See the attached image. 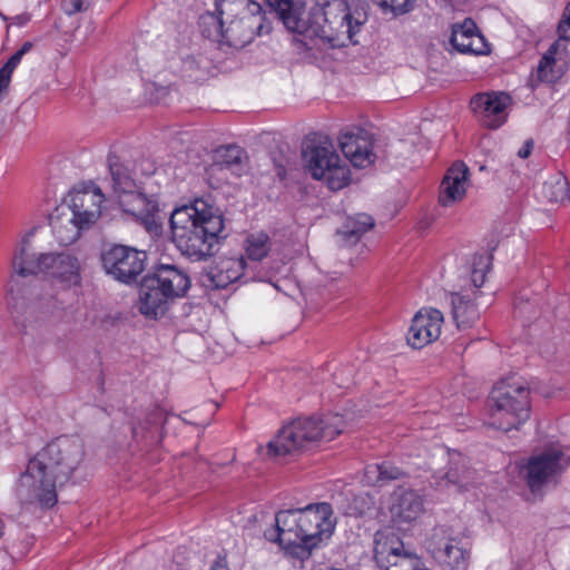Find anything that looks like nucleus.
<instances>
[{
    "label": "nucleus",
    "mask_w": 570,
    "mask_h": 570,
    "mask_svg": "<svg viewBox=\"0 0 570 570\" xmlns=\"http://www.w3.org/2000/svg\"><path fill=\"white\" fill-rule=\"evenodd\" d=\"M360 2H340V14L328 19L326 8L331 2L321 6L317 2H266L269 11L283 22L284 27L304 39L295 38L305 49H311L314 38H318L333 47H345L356 43L355 35L366 20V13L358 7Z\"/></svg>",
    "instance_id": "obj_1"
},
{
    "label": "nucleus",
    "mask_w": 570,
    "mask_h": 570,
    "mask_svg": "<svg viewBox=\"0 0 570 570\" xmlns=\"http://www.w3.org/2000/svg\"><path fill=\"white\" fill-rule=\"evenodd\" d=\"M83 460V445L76 436H60L49 442L32 459L17 484V497L23 504L51 508L57 503V489L65 484Z\"/></svg>",
    "instance_id": "obj_2"
},
{
    "label": "nucleus",
    "mask_w": 570,
    "mask_h": 570,
    "mask_svg": "<svg viewBox=\"0 0 570 570\" xmlns=\"http://www.w3.org/2000/svg\"><path fill=\"white\" fill-rule=\"evenodd\" d=\"M337 524L333 508L327 502L311 503L304 508L279 511L275 525L265 531V538L278 543L288 556L304 560L314 550L324 548Z\"/></svg>",
    "instance_id": "obj_3"
},
{
    "label": "nucleus",
    "mask_w": 570,
    "mask_h": 570,
    "mask_svg": "<svg viewBox=\"0 0 570 570\" xmlns=\"http://www.w3.org/2000/svg\"><path fill=\"white\" fill-rule=\"evenodd\" d=\"M171 240L191 261H204L217 249L225 228L220 210L203 198L176 207L170 215Z\"/></svg>",
    "instance_id": "obj_4"
},
{
    "label": "nucleus",
    "mask_w": 570,
    "mask_h": 570,
    "mask_svg": "<svg viewBox=\"0 0 570 570\" xmlns=\"http://www.w3.org/2000/svg\"><path fill=\"white\" fill-rule=\"evenodd\" d=\"M154 171L150 161L110 164L112 197L119 209L147 229L156 227L159 212L157 181L149 176Z\"/></svg>",
    "instance_id": "obj_5"
},
{
    "label": "nucleus",
    "mask_w": 570,
    "mask_h": 570,
    "mask_svg": "<svg viewBox=\"0 0 570 570\" xmlns=\"http://www.w3.org/2000/svg\"><path fill=\"white\" fill-rule=\"evenodd\" d=\"M345 426L346 421L338 413L297 417L267 443V455L275 458L314 450L333 441Z\"/></svg>",
    "instance_id": "obj_6"
},
{
    "label": "nucleus",
    "mask_w": 570,
    "mask_h": 570,
    "mask_svg": "<svg viewBox=\"0 0 570 570\" xmlns=\"http://www.w3.org/2000/svg\"><path fill=\"white\" fill-rule=\"evenodd\" d=\"M530 390L521 382L504 380L489 397V424L498 430L519 429L530 417Z\"/></svg>",
    "instance_id": "obj_7"
},
{
    "label": "nucleus",
    "mask_w": 570,
    "mask_h": 570,
    "mask_svg": "<svg viewBox=\"0 0 570 570\" xmlns=\"http://www.w3.org/2000/svg\"><path fill=\"white\" fill-rule=\"evenodd\" d=\"M491 268V256L488 253L476 254L469 262L463 277L461 291L453 293L452 313L458 327H469L479 318V309L474 301L479 289L485 282Z\"/></svg>",
    "instance_id": "obj_8"
},
{
    "label": "nucleus",
    "mask_w": 570,
    "mask_h": 570,
    "mask_svg": "<svg viewBox=\"0 0 570 570\" xmlns=\"http://www.w3.org/2000/svg\"><path fill=\"white\" fill-rule=\"evenodd\" d=\"M306 170L331 190H341L351 183V169L328 141L308 146L303 153Z\"/></svg>",
    "instance_id": "obj_9"
},
{
    "label": "nucleus",
    "mask_w": 570,
    "mask_h": 570,
    "mask_svg": "<svg viewBox=\"0 0 570 570\" xmlns=\"http://www.w3.org/2000/svg\"><path fill=\"white\" fill-rule=\"evenodd\" d=\"M428 552L445 570H468L471 546L461 535H453L444 525L435 527L425 540Z\"/></svg>",
    "instance_id": "obj_10"
},
{
    "label": "nucleus",
    "mask_w": 570,
    "mask_h": 570,
    "mask_svg": "<svg viewBox=\"0 0 570 570\" xmlns=\"http://www.w3.org/2000/svg\"><path fill=\"white\" fill-rule=\"evenodd\" d=\"M374 560L383 570H432L416 553L406 551L393 532L381 530L374 537Z\"/></svg>",
    "instance_id": "obj_11"
},
{
    "label": "nucleus",
    "mask_w": 570,
    "mask_h": 570,
    "mask_svg": "<svg viewBox=\"0 0 570 570\" xmlns=\"http://www.w3.org/2000/svg\"><path fill=\"white\" fill-rule=\"evenodd\" d=\"M105 195L95 184H82L73 187L61 200L78 224L88 229L94 226L102 214Z\"/></svg>",
    "instance_id": "obj_12"
},
{
    "label": "nucleus",
    "mask_w": 570,
    "mask_h": 570,
    "mask_svg": "<svg viewBox=\"0 0 570 570\" xmlns=\"http://www.w3.org/2000/svg\"><path fill=\"white\" fill-rule=\"evenodd\" d=\"M146 253L125 245H112L101 254L107 274L122 283L135 279L145 268Z\"/></svg>",
    "instance_id": "obj_13"
},
{
    "label": "nucleus",
    "mask_w": 570,
    "mask_h": 570,
    "mask_svg": "<svg viewBox=\"0 0 570 570\" xmlns=\"http://www.w3.org/2000/svg\"><path fill=\"white\" fill-rule=\"evenodd\" d=\"M389 511L395 528L409 530L425 512L424 497L413 489L399 487L390 497Z\"/></svg>",
    "instance_id": "obj_14"
},
{
    "label": "nucleus",
    "mask_w": 570,
    "mask_h": 570,
    "mask_svg": "<svg viewBox=\"0 0 570 570\" xmlns=\"http://www.w3.org/2000/svg\"><path fill=\"white\" fill-rule=\"evenodd\" d=\"M561 459L562 454L558 450H551L532 456L521 469V474L533 497L541 495L544 487L561 472Z\"/></svg>",
    "instance_id": "obj_15"
},
{
    "label": "nucleus",
    "mask_w": 570,
    "mask_h": 570,
    "mask_svg": "<svg viewBox=\"0 0 570 570\" xmlns=\"http://www.w3.org/2000/svg\"><path fill=\"white\" fill-rule=\"evenodd\" d=\"M338 145L345 158L356 168H366L376 159L373 136L361 127L342 130Z\"/></svg>",
    "instance_id": "obj_16"
},
{
    "label": "nucleus",
    "mask_w": 570,
    "mask_h": 570,
    "mask_svg": "<svg viewBox=\"0 0 570 570\" xmlns=\"http://www.w3.org/2000/svg\"><path fill=\"white\" fill-rule=\"evenodd\" d=\"M46 275L63 289L78 287L82 281V263L72 252H51L43 257Z\"/></svg>",
    "instance_id": "obj_17"
},
{
    "label": "nucleus",
    "mask_w": 570,
    "mask_h": 570,
    "mask_svg": "<svg viewBox=\"0 0 570 570\" xmlns=\"http://www.w3.org/2000/svg\"><path fill=\"white\" fill-rule=\"evenodd\" d=\"M443 314L435 308L419 311L407 331L406 341L413 348H422L436 341L442 332Z\"/></svg>",
    "instance_id": "obj_18"
},
{
    "label": "nucleus",
    "mask_w": 570,
    "mask_h": 570,
    "mask_svg": "<svg viewBox=\"0 0 570 570\" xmlns=\"http://www.w3.org/2000/svg\"><path fill=\"white\" fill-rule=\"evenodd\" d=\"M510 104L504 92H484L471 99V109L487 127L499 128L507 121Z\"/></svg>",
    "instance_id": "obj_19"
},
{
    "label": "nucleus",
    "mask_w": 570,
    "mask_h": 570,
    "mask_svg": "<svg viewBox=\"0 0 570 570\" xmlns=\"http://www.w3.org/2000/svg\"><path fill=\"white\" fill-rule=\"evenodd\" d=\"M471 186L469 167L461 161L454 163L445 173L439 188V204L453 207L466 196Z\"/></svg>",
    "instance_id": "obj_20"
},
{
    "label": "nucleus",
    "mask_w": 570,
    "mask_h": 570,
    "mask_svg": "<svg viewBox=\"0 0 570 570\" xmlns=\"http://www.w3.org/2000/svg\"><path fill=\"white\" fill-rule=\"evenodd\" d=\"M450 43L461 53L484 56L490 52L489 43L470 18L452 26Z\"/></svg>",
    "instance_id": "obj_21"
},
{
    "label": "nucleus",
    "mask_w": 570,
    "mask_h": 570,
    "mask_svg": "<svg viewBox=\"0 0 570 570\" xmlns=\"http://www.w3.org/2000/svg\"><path fill=\"white\" fill-rule=\"evenodd\" d=\"M48 253H30V248L27 240H23L21 246L16 249L12 259H11V268L12 274L8 282V292H13V282L16 277H29L36 276L38 274H46V259Z\"/></svg>",
    "instance_id": "obj_22"
},
{
    "label": "nucleus",
    "mask_w": 570,
    "mask_h": 570,
    "mask_svg": "<svg viewBox=\"0 0 570 570\" xmlns=\"http://www.w3.org/2000/svg\"><path fill=\"white\" fill-rule=\"evenodd\" d=\"M210 285L216 288H225L229 284L244 278L245 282L254 281V276H249L246 262L243 256L220 257L208 273Z\"/></svg>",
    "instance_id": "obj_23"
},
{
    "label": "nucleus",
    "mask_w": 570,
    "mask_h": 570,
    "mask_svg": "<svg viewBox=\"0 0 570 570\" xmlns=\"http://www.w3.org/2000/svg\"><path fill=\"white\" fill-rule=\"evenodd\" d=\"M569 66L567 43L554 41L541 58L538 66V76L542 81L553 82L560 79Z\"/></svg>",
    "instance_id": "obj_24"
},
{
    "label": "nucleus",
    "mask_w": 570,
    "mask_h": 570,
    "mask_svg": "<svg viewBox=\"0 0 570 570\" xmlns=\"http://www.w3.org/2000/svg\"><path fill=\"white\" fill-rule=\"evenodd\" d=\"M49 219L55 239L63 246L75 243L82 230H86L82 225L78 224L68 207L61 203L53 209Z\"/></svg>",
    "instance_id": "obj_25"
},
{
    "label": "nucleus",
    "mask_w": 570,
    "mask_h": 570,
    "mask_svg": "<svg viewBox=\"0 0 570 570\" xmlns=\"http://www.w3.org/2000/svg\"><path fill=\"white\" fill-rule=\"evenodd\" d=\"M150 277L170 301L183 297L190 286L189 276L174 265H159Z\"/></svg>",
    "instance_id": "obj_26"
},
{
    "label": "nucleus",
    "mask_w": 570,
    "mask_h": 570,
    "mask_svg": "<svg viewBox=\"0 0 570 570\" xmlns=\"http://www.w3.org/2000/svg\"><path fill=\"white\" fill-rule=\"evenodd\" d=\"M262 30L263 24L261 23V17L252 16L233 19L227 22L225 29L226 37L222 40L220 45L242 48L250 42L256 33L261 35Z\"/></svg>",
    "instance_id": "obj_27"
},
{
    "label": "nucleus",
    "mask_w": 570,
    "mask_h": 570,
    "mask_svg": "<svg viewBox=\"0 0 570 570\" xmlns=\"http://www.w3.org/2000/svg\"><path fill=\"white\" fill-rule=\"evenodd\" d=\"M169 302L170 298L156 286L150 276L144 279L139 292V311L142 315L157 318L165 314Z\"/></svg>",
    "instance_id": "obj_28"
},
{
    "label": "nucleus",
    "mask_w": 570,
    "mask_h": 570,
    "mask_svg": "<svg viewBox=\"0 0 570 570\" xmlns=\"http://www.w3.org/2000/svg\"><path fill=\"white\" fill-rule=\"evenodd\" d=\"M225 10L222 7V2L214 3V10L207 11L199 18V27L203 35L217 42L222 43V40L226 37V20L224 19Z\"/></svg>",
    "instance_id": "obj_29"
},
{
    "label": "nucleus",
    "mask_w": 570,
    "mask_h": 570,
    "mask_svg": "<svg viewBox=\"0 0 570 570\" xmlns=\"http://www.w3.org/2000/svg\"><path fill=\"white\" fill-rule=\"evenodd\" d=\"M470 480V472L466 469L459 466H451L448 472L436 476L435 484L440 489H445L451 492H462L468 490Z\"/></svg>",
    "instance_id": "obj_30"
},
{
    "label": "nucleus",
    "mask_w": 570,
    "mask_h": 570,
    "mask_svg": "<svg viewBox=\"0 0 570 570\" xmlns=\"http://www.w3.org/2000/svg\"><path fill=\"white\" fill-rule=\"evenodd\" d=\"M374 222L371 216L357 214L355 217H348L346 219L338 230V235H341L345 242L353 243L372 228Z\"/></svg>",
    "instance_id": "obj_31"
},
{
    "label": "nucleus",
    "mask_w": 570,
    "mask_h": 570,
    "mask_svg": "<svg viewBox=\"0 0 570 570\" xmlns=\"http://www.w3.org/2000/svg\"><path fill=\"white\" fill-rule=\"evenodd\" d=\"M541 193L542 196L550 203L563 204L570 200L568 181L560 175L544 181Z\"/></svg>",
    "instance_id": "obj_32"
},
{
    "label": "nucleus",
    "mask_w": 570,
    "mask_h": 570,
    "mask_svg": "<svg viewBox=\"0 0 570 570\" xmlns=\"http://www.w3.org/2000/svg\"><path fill=\"white\" fill-rule=\"evenodd\" d=\"M245 253L252 261H262L271 250V240L264 232L252 233L244 244Z\"/></svg>",
    "instance_id": "obj_33"
},
{
    "label": "nucleus",
    "mask_w": 570,
    "mask_h": 570,
    "mask_svg": "<svg viewBox=\"0 0 570 570\" xmlns=\"http://www.w3.org/2000/svg\"><path fill=\"white\" fill-rule=\"evenodd\" d=\"M400 475V469L386 462L368 465L364 473L365 482L370 485H376L383 481L394 480Z\"/></svg>",
    "instance_id": "obj_34"
},
{
    "label": "nucleus",
    "mask_w": 570,
    "mask_h": 570,
    "mask_svg": "<svg viewBox=\"0 0 570 570\" xmlns=\"http://www.w3.org/2000/svg\"><path fill=\"white\" fill-rule=\"evenodd\" d=\"M379 6L380 12L386 18V19H393L399 16L405 14L410 11H412L413 2H397L395 6L394 2H376Z\"/></svg>",
    "instance_id": "obj_35"
},
{
    "label": "nucleus",
    "mask_w": 570,
    "mask_h": 570,
    "mask_svg": "<svg viewBox=\"0 0 570 570\" xmlns=\"http://www.w3.org/2000/svg\"><path fill=\"white\" fill-rule=\"evenodd\" d=\"M559 39L567 43L570 40V2L566 7L562 19L558 27Z\"/></svg>",
    "instance_id": "obj_36"
},
{
    "label": "nucleus",
    "mask_w": 570,
    "mask_h": 570,
    "mask_svg": "<svg viewBox=\"0 0 570 570\" xmlns=\"http://www.w3.org/2000/svg\"><path fill=\"white\" fill-rule=\"evenodd\" d=\"M22 59L21 52H16L10 57V59L7 61V63L1 68V70L7 71L9 75L12 76L14 69L18 67Z\"/></svg>",
    "instance_id": "obj_37"
},
{
    "label": "nucleus",
    "mask_w": 570,
    "mask_h": 570,
    "mask_svg": "<svg viewBox=\"0 0 570 570\" xmlns=\"http://www.w3.org/2000/svg\"><path fill=\"white\" fill-rule=\"evenodd\" d=\"M227 156L232 159L230 161H226L227 166L230 167L234 164H238L242 157V150L237 147H228L226 149Z\"/></svg>",
    "instance_id": "obj_38"
},
{
    "label": "nucleus",
    "mask_w": 570,
    "mask_h": 570,
    "mask_svg": "<svg viewBox=\"0 0 570 570\" xmlns=\"http://www.w3.org/2000/svg\"><path fill=\"white\" fill-rule=\"evenodd\" d=\"M83 2H63V11L68 14H73L78 11L83 10Z\"/></svg>",
    "instance_id": "obj_39"
},
{
    "label": "nucleus",
    "mask_w": 570,
    "mask_h": 570,
    "mask_svg": "<svg viewBox=\"0 0 570 570\" xmlns=\"http://www.w3.org/2000/svg\"><path fill=\"white\" fill-rule=\"evenodd\" d=\"M532 149H533V141L532 140H527L524 142V145L519 149L518 156L520 158H527V157L530 156Z\"/></svg>",
    "instance_id": "obj_40"
},
{
    "label": "nucleus",
    "mask_w": 570,
    "mask_h": 570,
    "mask_svg": "<svg viewBox=\"0 0 570 570\" xmlns=\"http://www.w3.org/2000/svg\"><path fill=\"white\" fill-rule=\"evenodd\" d=\"M31 47L32 45L30 42H24L18 52H21V56L23 57L31 49Z\"/></svg>",
    "instance_id": "obj_41"
},
{
    "label": "nucleus",
    "mask_w": 570,
    "mask_h": 570,
    "mask_svg": "<svg viewBox=\"0 0 570 570\" xmlns=\"http://www.w3.org/2000/svg\"><path fill=\"white\" fill-rule=\"evenodd\" d=\"M252 4L254 6V9H255V10H257V11H259V10H261L259 2L254 1V2H252Z\"/></svg>",
    "instance_id": "obj_42"
}]
</instances>
